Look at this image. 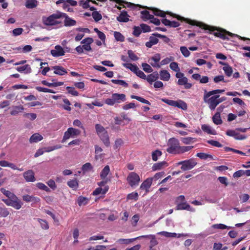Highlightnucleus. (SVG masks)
Masks as SVG:
<instances>
[{
    "mask_svg": "<svg viewBox=\"0 0 250 250\" xmlns=\"http://www.w3.org/2000/svg\"><path fill=\"white\" fill-rule=\"evenodd\" d=\"M111 82L115 84L121 85L125 87L128 86V84L124 81L121 80H112Z\"/></svg>",
    "mask_w": 250,
    "mask_h": 250,
    "instance_id": "nucleus-45",
    "label": "nucleus"
},
{
    "mask_svg": "<svg viewBox=\"0 0 250 250\" xmlns=\"http://www.w3.org/2000/svg\"><path fill=\"white\" fill-rule=\"evenodd\" d=\"M162 152L159 150H156L153 152L152 153V158L154 161H156L158 160V157L161 156Z\"/></svg>",
    "mask_w": 250,
    "mask_h": 250,
    "instance_id": "nucleus-46",
    "label": "nucleus"
},
{
    "mask_svg": "<svg viewBox=\"0 0 250 250\" xmlns=\"http://www.w3.org/2000/svg\"><path fill=\"white\" fill-rule=\"evenodd\" d=\"M201 128L203 131L209 134L215 135L216 134V131L213 129L211 126L207 125H203Z\"/></svg>",
    "mask_w": 250,
    "mask_h": 250,
    "instance_id": "nucleus-19",
    "label": "nucleus"
},
{
    "mask_svg": "<svg viewBox=\"0 0 250 250\" xmlns=\"http://www.w3.org/2000/svg\"><path fill=\"white\" fill-rule=\"evenodd\" d=\"M123 65L125 68L130 69L131 71L135 73L136 70H137L138 66L132 63H124Z\"/></svg>",
    "mask_w": 250,
    "mask_h": 250,
    "instance_id": "nucleus-36",
    "label": "nucleus"
},
{
    "mask_svg": "<svg viewBox=\"0 0 250 250\" xmlns=\"http://www.w3.org/2000/svg\"><path fill=\"white\" fill-rule=\"evenodd\" d=\"M127 54L130 59L132 61H137L138 60V57L133 53L132 50H128Z\"/></svg>",
    "mask_w": 250,
    "mask_h": 250,
    "instance_id": "nucleus-58",
    "label": "nucleus"
},
{
    "mask_svg": "<svg viewBox=\"0 0 250 250\" xmlns=\"http://www.w3.org/2000/svg\"><path fill=\"white\" fill-rule=\"evenodd\" d=\"M205 30H208L210 33H213L215 30H217V29H215L214 27L210 26L209 25L205 24L204 23H200L197 25ZM214 35L216 37H219V30L213 33Z\"/></svg>",
    "mask_w": 250,
    "mask_h": 250,
    "instance_id": "nucleus-13",
    "label": "nucleus"
},
{
    "mask_svg": "<svg viewBox=\"0 0 250 250\" xmlns=\"http://www.w3.org/2000/svg\"><path fill=\"white\" fill-rule=\"evenodd\" d=\"M0 191L3 194H4L6 197H8L7 199H10L12 198L13 197H14V196H15V195L14 194H13V193H12L11 192H10L9 190H6L4 188H1L0 189Z\"/></svg>",
    "mask_w": 250,
    "mask_h": 250,
    "instance_id": "nucleus-37",
    "label": "nucleus"
},
{
    "mask_svg": "<svg viewBox=\"0 0 250 250\" xmlns=\"http://www.w3.org/2000/svg\"><path fill=\"white\" fill-rule=\"evenodd\" d=\"M218 93V89L209 92L205 91L204 101L208 104L209 107L211 110H214L219 104V96L215 95Z\"/></svg>",
    "mask_w": 250,
    "mask_h": 250,
    "instance_id": "nucleus-1",
    "label": "nucleus"
},
{
    "mask_svg": "<svg viewBox=\"0 0 250 250\" xmlns=\"http://www.w3.org/2000/svg\"><path fill=\"white\" fill-rule=\"evenodd\" d=\"M52 69H54V73L59 75L62 76L67 73V71L61 66H54L52 67Z\"/></svg>",
    "mask_w": 250,
    "mask_h": 250,
    "instance_id": "nucleus-16",
    "label": "nucleus"
},
{
    "mask_svg": "<svg viewBox=\"0 0 250 250\" xmlns=\"http://www.w3.org/2000/svg\"><path fill=\"white\" fill-rule=\"evenodd\" d=\"M117 20L120 22H127L129 21L128 16L126 12H122Z\"/></svg>",
    "mask_w": 250,
    "mask_h": 250,
    "instance_id": "nucleus-25",
    "label": "nucleus"
},
{
    "mask_svg": "<svg viewBox=\"0 0 250 250\" xmlns=\"http://www.w3.org/2000/svg\"><path fill=\"white\" fill-rule=\"evenodd\" d=\"M39 221L43 229H47L49 228V226L46 221L39 219Z\"/></svg>",
    "mask_w": 250,
    "mask_h": 250,
    "instance_id": "nucleus-62",
    "label": "nucleus"
},
{
    "mask_svg": "<svg viewBox=\"0 0 250 250\" xmlns=\"http://www.w3.org/2000/svg\"><path fill=\"white\" fill-rule=\"evenodd\" d=\"M153 178H149L146 179L140 186V188L141 189L146 190V191H148V189L150 187L152 182Z\"/></svg>",
    "mask_w": 250,
    "mask_h": 250,
    "instance_id": "nucleus-14",
    "label": "nucleus"
},
{
    "mask_svg": "<svg viewBox=\"0 0 250 250\" xmlns=\"http://www.w3.org/2000/svg\"><path fill=\"white\" fill-rule=\"evenodd\" d=\"M99 136L106 146H108L109 145V139L107 131L102 134H101Z\"/></svg>",
    "mask_w": 250,
    "mask_h": 250,
    "instance_id": "nucleus-29",
    "label": "nucleus"
},
{
    "mask_svg": "<svg viewBox=\"0 0 250 250\" xmlns=\"http://www.w3.org/2000/svg\"><path fill=\"white\" fill-rule=\"evenodd\" d=\"M36 89L39 92H48L51 93H55V92L52 89L43 88L40 86H37Z\"/></svg>",
    "mask_w": 250,
    "mask_h": 250,
    "instance_id": "nucleus-52",
    "label": "nucleus"
},
{
    "mask_svg": "<svg viewBox=\"0 0 250 250\" xmlns=\"http://www.w3.org/2000/svg\"><path fill=\"white\" fill-rule=\"evenodd\" d=\"M135 240V238H133V239H119V240H118L117 242L120 243H121V244L124 243V244H129V243L132 242Z\"/></svg>",
    "mask_w": 250,
    "mask_h": 250,
    "instance_id": "nucleus-55",
    "label": "nucleus"
},
{
    "mask_svg": "<svg viewBox=\"0 0 250 250\" xmlns=\"http://www.w3.org/2000/svg\"><path fill=\"white\" fill-rule=\"evenodd\" d=\"M127 181L129 185L133 187L138 185L140 181V178L137 173L132 172L128 174L127 177Z\"/></svg>",
    "mask_w": 250,
    "mask_h": 250,
    "instance_id": "nucleus-6",
    "label": "nucleus"
},
{
    "mask_svg": "<svg viewBox=\"0 0 250 250\" xmlns=\"http://www.w3.org/2000/svg\"><path fill=\"white\" fill-rule=\"evenodd\" d=\"M142 66L143 67V70L147 73H150L153 71V69L150 65L146 63H143L142 64Z\"/></svg>",
    "mask_w": 250,
    "mask_h": 250,
    "instance_id": "nucleus-47",
    "label": "nucleus"
},
{
    "mask_svg": "<svg viewBox=\"0 0 250 250\" xmlns=\"http://www.w3.org/2000/svg\"><path fill=\"white\" fill-rule=\"evenodd\" d=\"M159 78V74L157 72H154L152 74L149 75L146 78L147 82L151 83L156 81Z\"/></svg>",
    "mask_w": 250,
    "mask_h": 250,
    "instance_id": "nucleus-27",
    "label": "nucleus"
},
{
    "mask_svg": "<svg viewBox=\"0 0 250 250\" xmlns=\"http://www.w3.org/2000/svg\"><path fill=\"white\" fill-rule=\"evenodd\" d=\"M176 107H177L179 108H181L183 110H187V104L185 102H184L183 101L179 100L178 101H176Z\"/></svg>",
    "mask_w": 250,
    "mask_h": 250,
    "instance_id": "nucleus-39",
    "label": "nucleus"
},
{
    "mask_svg": "<svg viewBox=\"0 0 250 250\" xmlns=\"http://www.w3.org/2000/svg\"><path fill=\"white\" fill-rule=\"evenodd\" d=\"M149 9H151L153 11V13L154 15L157 16H160L162 17H165L166 15V13L158 9L155 8H149Z\"/></svg>",
    "mask_w": 250,
    "mask_h": 250,
    "instance_id": "nucleus-40",
    "label": "nucleus"
},
{
    "mask_svg": "<svg viewBox=\"0 0 250 250\" xmlns=\"http://www.w3.org/2000/svg\"><path fill=\"white\" fill-rule=\"evenodd\" d=\"M66 89L68 90V92L69 94L73 96H77L79 94L78 92L76 90H75L74 87L67 86L66 87Z\"/></svg>",
    "mask_w": 250,
    "mask_h": 250,
    "instance_id": "nucleus-56",
    "label": "nucleus"
},
{
    "mask_svg": "<svg viewBox=\"0 0 250 250\" xmlns=\"http://www.w3.org/2000/svg\"><path fill=\"white\" fill-rule=\"evenodd\" d=\"M43 137L42 135L39 133H35L31 136L29 142L30 143H37L41 141Z\"/></svg>",
    "mask_w": 250,
    "mask_h": 250,
    "instance_id": "nucleus-26",
    "label": "nucleus"
},
{
    "mask_svg": "<svg viewBox=\"0 0 250 250\" xmlns=\"http://www.w3.org/2000/svg\"><path fill=\"white\" fill-rule=\"evenodd\" d=\"M61 18H62V12H57L48 17L43 18L42 21L46 25H57L61 23V21H58Z\"/></svg>",
    "mask_w": 250,
    "mask_h": 250,
    "instance_id": "nucleus-2",
    "label": "nucleus"
},
{
    "mask_svg": "<svg viewBox=\"0 0 250 250\" xmlns=\"http://www.w3.org/2000/svg\"><path fill=\"white\" fill-rule=\"evenodd\" d=\"M192 148H193V146H180L179 145L175 154L184 153L190 150Z\"/></svg>",
    "mask_w": 250,
    "mask_h": 250,
    "instance_id": "nucleus-18",
    "label": "nucleus"
},
{
    "mask_svg": "<svg viewBox=\"0 0 250 250\" xmlns=\"http://www.w3.org/2000/svg\"><path fill=\"white\" fill-rule=\"evenodd\" d=\"M23 110L24 107L22 105L14 106L12 107V109L10 111V114L11 115H16Z\"/></svg>",
    "mask_w": 250,
    "mask_h": 250,
    "instance_id": "nucleus-23",
    "label": "nucleus"
},
{
    "mask_svg": "<svg viewBox=\"0 0 250 250\" xmlns=\"http://www.w3.org/2000/svg\"><path fill=\"white\" fill-rule=\"evenodd\" d=\"M81 131L78 129L73 127H69L67 130L65 132L63 137L62 141H64L70 137H75L80 135Z\"/></svg>",
    "mask_w": 250,
    "mask_h": 250,
    "instance_id": "nucleus-7",
    "label": "nucleus"
},
{
    "mask_svg": "<svg viewBox=\"0 0 250 250\" xmlns=\"http://www.w3.org/2000/svg\"><path fill=\"white\" fill-rule=\"evenodd\" d=\"M110 171L109 167L108 166H106L104 169L102 170L100 176L101 178L104 179L108 174Z\"/></svg>",
    "mask_w": 250,
    "mask_h": 250,
    "instance_id": "nucleus-38",
    "label": "nucleus"
},
{
    "mask_svg": "<svg viewBox=\"0 0 250 250\" xmlns=\"http://www.w3.org/2000/svg\"><path fill=\"white\" fill-rule=\"evenodd\" d=\"M108 190V187H105L104 188H98L93 192V195H98L100 194H105Z\"/></svg>",
    "mask_w": 250,
    "mask_h": 250,
    "instance_id": "nucleus-31",
    "label": "nucleus"
},
{
    "mask_svg": "<svg viewBox=\"0 0 250 250\" xmlns=\"http://www.w3.org/2000/svg\"><path fill=\"white\" fill-rule=\"evenodd\" d=\"M16 69L20 72L25 71V73H30L31 72V68L28 64H26L21 67H18Z\"/></svg>",
    "mask_w": 250,
    "mask_h": 250,
    "instance_id": "nucleus-32",
    "label": "nucleus"
},
{
    "mask_svg": "<svg viewBox=\"0 0 250 250\" xmlns=\"http://www.w3.org/2000/svg\"><path fill=\"white\" fill-rule=\"evenodd\" d=\"M131 98L132 99H136L137 100L140 101V102H141L142 103L146 104H150V102L148 101H147V100H146V99H144V98H142L141 97H139V96H134V95H132L131 96Z\"/></svg>",
    "mask_w": 250,
    "mask_h": 250,
    "instance_id": "nucleus-42",
    "label": "nucleus"
},
{
    "mask_svg": "<svg viewBox=\"0 0 250 250\" xmlns=\"http://www.w3.org/2000/svg\"><path fill=\"white\" fill-rule=\"evenodd\" d=\"M197 163L193 159L185 160L184 164L181 167V168L183 171H186L192 169L196 165Z\"/></svg>",
    "mask_w": 250,
    "mask_h": 250,
    "instance_id": "nucleus-8",
    "label": "nucleus"
},
{
    "mask_svg": "<svg viewBox=\"0 0 250 250\" xmlns=\"http://www.w3.org/2000/svg\"><path fill=\"white\" fill-rule=\"evenodd\" d=\"M177 210H181V209H187L190 211H194V209L192 208L190 206L187 204L186 203H179L177 206Z\"/></svg>",
    "mask_w": 250,
    "mask_h": 250,
    "instance_id": "nucleus-21",
    "label": "nucleus"
},
{
    "mask_svg": "<svg viewBox=\"0 0 250 250\" xmlns=\"http://www.w3.org/2000/svg\"><path fill=\"white\" fill-rule=\"evenodd\" d=\"M92 16L95 21H98L102 19V16L97 11L92 13Z\"/></svg>",
    "mask_w": 250,
    "mask_h": 250,
    "instance_id": "nucleus-59",
    "label": "nucleus"
},
{
    "mask_svg": "<svg viewBox=\"0 0 250 250\" xmlns=\"http://www.w3.org/2000/svg\"><path fill=\"white\" fill-rule=\"evenodd\" d=\"M114 35L117 41L123 42L124 41L125 38L121 33L115 31L114 33Z\"/></svg>",
    "mask_w": 250,
    "mask_h": 250,
    "instance_id": "nucleus-43",
    "label": "nucleus"
},
{
    "mask_svg": "<svg viewBox=\"0 0 250 250\" xmlns=\"http://www.w3.org/2000/svg\"><path fill=\"white\" fill-rule=\"evenodd\" d=\"M160 79L164 81H168L170 77L169 73L166 70L160 72Z\"/></svg>",
    "mask_w": 250,
    "mask_h": 250,
    "instance_id": "nucleus-20",
    "label": "nucleus"
},
{
    "mask_svg": "<svg viewBox=\"0 0 250 250\" xmlns=\"http://www.w3.org/2000/svg\"><path fill=\"white\" fill-rule=\"evenodd\" d=\"M23 176L26 182H34L36 181L33 170L29 169L23 173Z\"/></svg>",
    "mask_w": 250,
    "mask_h": 250,
    "instance_id": "nucleus-9",
    "label": "nucleus"
},
{
    "mask_svg": "<svg viewBox=\"0 0 250 250\" xmlns=\"http://www.w3.org/2000/svg\"><path fill=\"white\" fill-rule=\"evenodd\" d=\"M167 164L166 162H162L160 163H156L152 166V170L155 171L161 169L163 167L167 166Z\"/></svg>",
    "mask_w": 250,
    "mask_h": 250,
    "instance_id": "nucleus-34",
    "label": "nucleus"
},
{
    "mask_svg": "<svg viewBox=\"0 0 250 250\" xmlns=\"http://www.w3.org/2000/svg\"><path fill=\"white\" fill-rule=\"evenodd\" d=\"M2 201L7 206L12 207L16 209H20L22 205L21 201L16 195L10 199H2Z\"/></svg>",
    "mask_w": 250,
    "mask_h": 250,
    "instance_id": "nucleus-3",
    "label": "nucleus"
},
{
    "mask_svg": "<svg viewBox=\"0 0 250 250\" xmlns=\"http://www.w3.org/2000/svg\"><path fill=\"white\" fill-rule=\"evenodd\" d=\"M36 186L39 189L43 190L46 192H49L50 189L44 184L42 183H38L36 184Z\"/></svg>",
    "mask_w": 250,
    "mask_h": 250,
    "instance_id": "nucleus-44",
    "label": "nucleus"
},
{
    "mask_svg": "<svg viewBox=\"0 0 250 250\" xmlns=\"http://www.w3.org/2000/svg\"><path fill=\"white\" fill-rule=\"evenodd\" d=\"M23 116L32 121L34 120L37 118V115L35 113H25Z\"/></svg>",
    "mask_w": 250,
    "mask_h": 250,
    "instance_id": "nucleus-63",
    "label": "nucleus"
},
{
    "mask_svg": "<svg viewBox=\"0 0 250 250\" xmlns=\"http://www.w3.org/2000/svg\"><path fill=\"white\" fill-rule=\"evenodd\" d=\"M115 104L120 103L121 101H124L125 99V95L124 94L115 93L112 95Z\"/></svg>",
    "mask_w": 250,
    "mask_h": 250,
    "instance_id": "nucleus-15",
    "label": "nucleus"
},
{
    "mask_svg": "<svg viewBox=\"0 0 250 250\" xmlns=\"http://www.w3.org/2000/svg\"><path fill=\"white\" fill-rule=\"evenodd\" d=\"M179 145V141L177 139L174 138L170 139L167 144L168 147L167 149V152L170 153L175 154Z\"/></svg>",
    "mask_w": 250,
    "mask_h": 250,
    "instance_id": "nucleus-5",
    "label": "nucleus"
},
{
    "mask_svg": "<svg viewBox=\"0 0 250 250\" xmlns=\"http://www.w3.org/2000/svg\"><path fill=\"white\" fill-rule=\"evenodd\" d=\"M181 141L185 144L188 145L194 141V138L191 137H185L181 138Z\"/></svg>",
    "mask_w": 250,
    "mask_h": 250,
    "instance_id": "nucleus-51",
    "label": "nucleus"
},
{
    "mask_svg": "<svg viewBox=\"0 0 250 250\" xmlns=\"http://www.w3.org/2000/svg\"><path fill=\"white\" fill-rule=\"evenodd\" d=\"M169 67L172 70L175 72H179L180 70L178 63L176 62H171L169 65Z\"/></svg>",
    "mask_w": 250,
    "mask_h": 250,
    "instance_id": "nucleus-53",
    "label": "nucleus"
},
{
    "mask_svg": "<svg viewBox=\"0 0 250 250\" xmlns=\"http://www.w3.org/2000/svg\"><path fill=\"white\" fill-rule=\"evenodd\" d=\"M134 73L142 79H146V75L145 73L142 71L140 70L138 67L137 68V70H136Z\"/></svg>",
    "mask_w": 250,
    "mask_h": 250,
    "instance_id": "nucleus-57",
    "label": "nucleus"
},
{
    "mask_svg": "<svg viewBox=\"0 0 250 250\" xmlns=\"http://www.w3.org/2000/svg\"><path fill=\"white\" fill-rule=\"evenodd\" d=\"M220 64H223V65H225L223 67V69L226 75L228 77H230L232 73V67H230L227 63H225L222 62H221L220 61Z\"/></svg>",
    "mask_w": 250,
    "mask_h": 250,
    "instance_id": "nucleus-17",
    "label": "nucleus"
},
{
    "mask_svg": "<svg viewBox=\"0 0 250 250\" xmlns=\"http://www.w3.org/2000/svg\"><path fill=\"white\" fill-rule=\"evenodd\" d=\"M159 40L156 38V36H151L149 38L148 42L146 43V45L147 47H151L152 45L157 44Z\"/></svg>",
    "mask_w": 250,
    "mask_h": 250,
    "instance_id": "nucleus-22",
    "label": "nucleus"
},
{
    "mask_svg": "<svg viewBox=\"0 0 250 250\" xmlns=\"http://www.w3.org/2000/svg\"><path fill=\"white\" fill-rule=\"evenodd\" d=\"M196 156L200 158V159H203V160H206L208 159H210L211 160L215 159L213 157L212 155H211L209 154H207V153H202V152L198 153L196 154Z\"/></svg>",
    "mask_w": 250,
    "mask_h": 250,
    "instance_id": "nucleus-30",
    "label": "nucleus"
},
{
    "mask_svg": "<svg viewBox=\"0 0 250 250\" xmlns=\"http://www.w3.org/2000/svg\"><path fill=\"white\" fill-rule=\"evenodd\" d=\"M178 84L181 85H184L186 88H190L192 86L191 84L188 83V79L185 77L179 79Z\"/></svg>",
    "mask_w": 250,
    "mask_h": 250,
    "instance_id": "nucleus-24",
    "label": "nucleus"
},
{
    "mask_svg": "<svg viewBox=\"0 0 250 250\" xmlns=\"http://www.w3.org/2000/svg\"><path fill=\"white\" fill-rule=\"evenodd\" d=\"M22 199L26 202H32L33 203H38L40 201L39 198L28 194L23 195Z\"/></svg>",
    "mask_w": 250,
    "mask_h": 250,
    "instance_id": "nucleus-12",
    "label": "nucleus"
},
{
    "mask_svg": "<svg viewBox=\"0 0 250 250\" xmlns=\"http://www.w3.org/2000/svg\"><path fill=\"white\" fill-rule=\"evenodd\" d=\"M237 37L238 38L241 39V40L243 41L246 40H250V39L249 38H245V37H242L239 35H235L234 34H232L229 31H226V30L224 29L223 28H222L220 27V39H222L223 40H229L230 38L233 37Z\"/></svg>",
    "mask_w": 250,
    "mask_h": 250,
    "instance_id": "nucleus-4",
    "label": "nucleus"
},
{
    "mask_svg": "<svg viewBox=\"0 0 250 250\" xmlns=\"http://www.w3.org/2000/svg\"><path fill=\"white\" fill-rule=\"evenodd\" d=\"M99 136L106 146H108L109 145V139L107 131L102 134H101Z\"/></svg>",
    "mask_w": 250,
    "mask_h": 250,
    "instance_id": "nucleus-28",
    "label": "nucleus"
},
{
    "mask_svg": "<svg viewBox=\"0 0 250 250\" xmlns=\"http://www.w3.org/2000/svg\"><path fill=\"white\" fill-rule=\"evenodd\" d=\"M68 186L73 189H76L78 186V183L75 180H71L67 182Z\"/></svg>",
    "mask_w": 250,
    "mask_h": 250,
    "instance_id": "nucleus-49",
    "label": "nucleus"
},
{
    "mask_svg": "<svg viewBox=\"0 0 250 250\" xmlns=\"http://www.w3.org/2000/svg\"><path fill=\"white\" fill-rule=\"evenodd\" d=\"M65 52L63 49L60 45H56L55 49L51 51V54L55 57H58L60 56H63Z\"/></svg>",
    "mask_w": 250,
    "mask_h": 250,
    "instance_id": "nucleus-10",
    "label": "nucleus"
},
{
    "mask_svg": "<svg viewBox=\"0 0 250 250\" xmlns=\"http://www.w3.org/2000/svg\"><path fill=\"white\" fill-rule=\"evenodd\" d=\"M62 17L65 18L64 21V25L65 26H72L76 24V21L69 17L66 14L62 13Z\"/></svg>",
    "mask_w": 250,
    "mask_h": 250,
    "instance_id": "nucleus-11",
    "label": "nucleus"
},
{
    "mask_svg": "<svg viewBox=\"0 0 250 250\" xmlns=\"http://www.w3.org/2000/svg\"><path fill=\"white\" fill-rule=\"evenodd\" d=\"M138 193L137 192H132L131 193H130L128 194L127 196V200H132L134 199L135 200H137L138 199Z\"/></svg>",
    "mask_w": 250,
    "mask_h": 250,
    "instance_id": "nucleus-60",
    "label": "nucleus"
},
{
    "mask_svg": "<svg viewBox=\"0 0 250 250\" xmlns=\"http://www.w3.org/2000/svg\"><path fill=\"white\" fill-rule=\"evenodd\" d=\"M180 50L182 53V54L185 57H188L190 55V52L189 50L187 49V48L185 46H181L180 47Z\"/></svg>",
    "mask_w": 250,
    "mask_h": 250,
    "instance_id": "nucleus-50",
    "label": "nucleus"
},
{
    "mask_svg": "<svg viewBox=\"0 0 250 250\" xmlns=\"http://www.w3.org/2000/svg\"><path fill=\"white\" fill-rule=\"evenodd\" d=\"M141 14H142V18L146 19H151L153 18V15L149 14V12L147 11H142L141 12Z\"/></svg>",
    "mask_w": 250,
    "mask_h": 250,
    "instance_id": "nucleus-54",
    "label": "nucleus"
},
{
    "mask_svg": "<svg viewBox=\"0 0 250 250\" xmlns=\"http://www.w3.org/2000/svg\"><path fill=\"white\" fill-rule=\"evenodd\" d=\"M37 5V1L36 0H27L25 3V6L27 8H34Z\"/></svg>",
    "mask_w": 250,
    "mask_h": 250,
    "instance_id": "nucleus-33",
    "label": "nucleus"
},
{
    "mask_svg": "<svg viewBox=\"0 0 250 250\" xmlns=\"http://www.w3.org/2000/svg\"><path fill=\"white\" fill-rule=\"evenodd\" d=\"M233 101L243 107L246 106V104L239 98H234Z\"/></svg>",
    "mask_w": 250,
    "mask_h": 250,
    "instance_id": "nucleus-64",
    "label": "nucleus"
},
{
    "mask_svg": "<svg viewBox=\"0 0 250 250\" xmlns=\"http://www.w3.org/2000/svg\"><path fill=\"white\" fill-rule=\"evenodd\" d=\"M82 169L83 172H87L92 169V166L90 163H87L83 166Z\"/></svg>",
    "mask_w": 250,
    "mask_h": 250,
    "instance_id": "nucleus-48",
    "label": "nucleus"
},
{
    "mask_svg": "<svg viewBox=\"0 0 250 250\" xmlns=\"http://www.w3.org/2000/svg\"><path fill=\"white\" fill-rule=\"evenodd\" d=\"M95 129L98 136H100L101 134H102L106 131L105 128L100 124H96L95 125Z\"/></svg>",
    "mask_w": 250,
    "mask_h": 250,
    "instance_id": "nucleus-35",
    "label": "nucleus"
},
{
    "mask_svg": "<svg viewBox=\"0 0 250 250\" xmlns=\"http://www.w3.org/2000/svg\"><path fill=\"white\" fill-rule=\"evenodd\" d=\"M88 199L87 198L80 196L78 199V204L80 206H84L87 204Z\"/></svg>",
    "mask_w": 250,
    "mask_h": 250,
    "instance_id": "nucleus-41",
    "label": "nucleus"
},
{
    "mask_svg": "<svg viewBox=\"0 0 250 250\" xmlns=\"http://www.w3.org/2000/svg\"><path fill=\"white\" fill-rule=\"evenodd\" d=\"M23 31V30L22 28H17L14 29L12 31V33L14 36H17L21 35L22 34Z\"/></svg>",
    "mask_w": 250,
    "mask_h": 250,
    "instance_id": "nucleus-61",
    "label": "nucleus"
}]
</instances>
